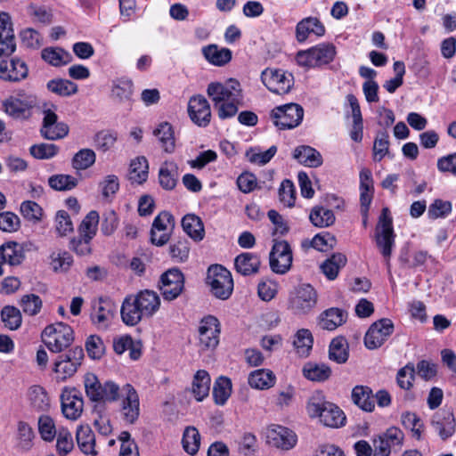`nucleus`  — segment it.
Instances as JSON below:
<instances>
[{"instance_id":"obj_3","label":"nucleus","mask_w":456,"mask_h":456,"mask_svg":"<svg viewBox=\"0 0 456 456\" xmlns=\"http://www.w3.org/2000/svg\"><path fill=\"white\" fill-rule=\"evenodd\" d=\"M395 234L393 229V219L388 208H383L375 229V241L382 255L388 273H390V258L395 246Z\"/></svg>"},{"instance_id":"obj_48","label":"nucleus","mask_w":456,"mask_h":456,"mask_svg":"<svg viewBox=\"0 0 456 456\" xmlns=\"http://www.w3.org/2000/svg\"><path fill=\"white\" fill-rule=\"evenodd\" d=\"M98 223L99 214L94 210L90 211L78 227L79 236L92 240L96 234Z\"/></svg>"},{"instance_id":"obj_5","label":"nucleus","mask_w":456,"mask_h":456,"mask_svg":"<svg viewBox=\"0 0 456 456\" xmlns=\"http://www.w3.org/2000/svg\"><path fill=\"white\" fill-rule=\"evenodd\" d=\"M336 54V46L332 43H322L305 51H299L296 61L299 66L315 68L330 63Z\"/></svg>"},{"instance_id":"obj_34","label":"nucleus","mask_w":456,"mask_h":456,"mask_svg":"<svg viewBox=\"0 0 456 456\" xmlns=\"http://www.w3.org/2000/svg\"><path fill=\"white\" fill-rule=\"evenodd\" d=\"M204 57L215 66H224L232 60V51L219 48L216 45H209L202 48Z\"/></svg>"},{"instance_id":"obj_33","label":"nucleus","mask_w":456,"mask_h":456,"mask_svg":"<svg viewBox=\"0 0 456 456\" xmlns=\"http://www.w3.org/2000/svg\"><path fill=\"white\" fill-rule=\"evenodd\" d=\"M349 357V345L344 337H336L329 346V359L338 364L346 363Z\"/></svg>"},{"instance_id":"obj_32","label":"nucleus","mask_w":456,"mask_h":456,"mask_svg":"<svg viewBox=\"0 0 456 456\" xmlns=\"http://www.w3.org/2000/svg\"><path fill=\"white\" fill-rule=\"evenodd\" d=\"M76 439L78 447L86 454L96 455L95 436L89 425H80L77 429Z\"/></svg>"},{"instance_id":"obj_31","label":"nucleus","mask_w":456,"mask_h":456,"mask_svg":"<svg viewBox=\"0 0 456 456\" xmlns=\"http://www.w3.org/2000/svg\"><path fill=\"white\" fill-rule=\"evenodd\" d=\"M293 158L300 164L309 167H317L322 164V157L315 149L301 145L294 150Z\"/></svg>"},{"instance_id":"obj_27","label":"nucleus","mask_w":456,"mask_h":456,"mask_svg":"<svg viewBox=\"0 0 456 456\" xmlns=\"http://www.w3.org/2000/svg\"><path fill=\"white\" fill-rule=\"evenodd\" d=\"M25 258L23 248L15 241L0 246V262L12 266L19 265Z\"/></svg>"},{"instance_id":"obj_42","label":"nucleus","mask_w":456,"mask_h":456,"mask_svg":"<svg viewBox=\"0 0 456 456\" xmlns=\"http://www.w3.org/2000/svg\"><path fill=\"white\" fill-rule=\"evenodd\" d=\"M154 135L159 139L161 147L167 153L175 151V137L172 126L167 122H163L153 132Z\"/></svg>"},{"instance_id":"obj_10","label":"nucleus","mask_w":456,"mask_h":456,"mask_svg":"<svg viewBox=\"0 0 456 456\" xmlns=\"http://www.w3.org/2000/svg\"><path fill=\"white\" fill-rule=\"evenodd\" d=\"M12 53L0 54V79L6 82H20L28 75L27 63L16 57H11Z\"/></svg>"},{"instance_id":"obj_54","label":"nucleus","mask_w":456,"mask_h":456,"mask_svg":"<svg viewBox=\"0 0 456 456\" xmlns=\"http://www.w3.org/2000/svg\"><path fill=\"white\" fill-rule=\"evenodd\" d=\"M48 183L55 191H69L77 185V179L69 175H53L49 177Z\"/></svg>"},{"instance_id":"obj_6","label":"nucleus","mask_w":456,"mask_h":456,"mask_svg":"<svg viewBox=\"0 0 456 456\" xmlns=\"http://www.w3.org/2000/svg\"><path fill=\"white\" fill-rule=\"evenodd\" d=\"M206 282L216 298L228 299L233 290V280L231 273L220 265H213L208 269Z\"/></svg>"},{"instance_id":"obj_29","label":"nucleus","mask_w":456,"mask_h":456,"mask_svg":"<svg viewBox=\"0 0 456 456\" xmlns=\"http://www.w3.org/2000/svg\"><path fill=\"white\" fill-rule=\"evenodd\" d=\"M134 94V84L128 78H117L111 84V98L119 103L130 102Z\"/></svg>"},{"instance_id":"obj_50","label":"nucleus","mask_w":456,"mask_h":456,"mask_svg":"<svg viewBox=\"0 0 456 456\" xmlns=\"http://www.w3.org/2000/svg\"><path fill=\"white\" fill-rule=\"evenodd\" d=\"M183 447L186 452L194 455L198 452L200 444V436L194 427H187L183 436Z\"/></svg>"},{"instance_id":"obj_4","label":"nucleus","mask_w":456,"mask_h":456,"mask_svg":"<svg viewBox=\"0 0 456 456\" xmlns=\"http://www.w3.org/2000/svg\"><path fill=\"white\" fill-rule=\"evenodd\" d=\"M42 340L53 353H61L74 341L73 329L63 322L48 325L42 332Z\"/></svg>"},{"instance_id":"obj_30","label":"nucleus","mask_w":456,"mask_h":456,"mask_svg":"<svg viewBox=\"0 0 456 456\" xmlns=\"http://www.w3.org/2000/svg\"><path fill=\"white\" fill-rule=\"evenodd\" d=\"M182 227L184 232L194 241L204 239L205 229L200 217L195 214H187L182 219Z\"/></svg>"},{"instance_id":"obj_56","label":"nucleus","mask_w":456,"mask_h":456,"mask_svg":"<svg viewBox=\"0 0 456 456\" xmlns=\"http://www.w3.org/2000/svg\"><path fill=\"white\" fill-rule=\"evenodd\" d=\"M117 139V133L110 130H102L94 135L95 147L99 151L106 152L115 145Z\"/></svg>"},{"instance_id":"obj_22","label":"nucleus","mask_w":456,"mask_h":456,"mask_svg":"<svg viewBox=\"0 0 456 456\" xmlns=\"http://www.w3.org/2000/svg\"><path fill=\"white\" fill-rule=\"evenodd\" d=\"M122 392L126 395L122 402L123 418L126 422L133 424L137 420L140 413L139 396L136 390L130 384H126Z\"/></svg>"},{"instance_id":"obj_12","label":"nucleus","mask_w":456,"mask_h":456,"mask_svg":"<svg viewBox=\"0 0 456 456\" xmlns=\"http://www.w3.org/2000/svg\"><path fill=\"white\" fill-rule=\"evenodd\" d=\"M394 332L393 322L382 318L373 322L364 336V345L370 350L380 347Z\"/></svg>"},{"instance_id":"obj_55","label":"nucleus","mask_w":456,"mask_h":456,"mask_svg":"<svg viewBox=\"0 0 456 456\" xmlns=\"http://www.w3.org/2000/svg\"><path fill=\"white\" fill-rule=\"evenodd\" d=\"M56 450L61 456L68 455L74 448V443L71 433L68 428L61 427L58 429L56 436Z\"/></svg>"},{"instance_id":"obj_25","label":"nucleus","mask_w":456,"mask_h":456,"mask_svg":"<svg viewBox=\"0 0 456 456\" xmlns=\"http://www.w3.org/2000/svg\"><path fill=\"white\" fill-rule=\"evenodd\" d=\"M34 104L35 101L32 99L20 100L10 97L4 102V107L5 112L14 118H28Z\"/></svg>"},{"instance_id":"obj_13","label":"nucleus","mask_w":456,"mask_h":456,"mask_svg":"<svg viewBox=\"0 0 456 456\" xmlns=\"http://www.w3.org/2000/svg\"><path fill=\"white\" fill-rule=\"evenodd\" d=\"M220 322L213 315L202 318L199 326L200 347L203 351L213 350L219 344Z\"/></svg>"},{"instance_id":"obj_59","label":"nucleus","mask_w":456,"mask_h":456,"mask_svg":"<svg viewBox=\"0 0 456 456\" xmlns=\"http://www.w3.org/2000/svg\"><path fill=\"white\" fill-rule=\"evenodd\" d=\"M168 166L172 167L175 170L177 169L175 164L170 162H165L160 167L159 172V179L161 187L165 190H173L176 185V178L175 175L172 174V170L168 168Z\"/></svg>"},{"instance_id":"obj_15","label":"nucleus","mask_w":456,"mask_h":456,"mask_svg":"<svg viewBox=\"0 0 456 456\" xmlns=\"http://www.w3.org/2000/svg\"><path fill=\"white\" fill-rule=\"evenodd\" d=\"M270 267L278 274H285L292 265V251L286 240L275 241L270 252Z\"/></svg>"},{"instance_id":"obj_23","label":"nucleus","mask_w":456,"mask_h":456,"mask_svg":"<svg viewBox=\"0 0 456 456\" xmlns=\"http://www.w3.org/2000/svg\"><path fill=\"white\" fill-rule=\"evenodd\" d=\"M27 397L30 407L37 412H48L51 409V399L47 391L40 385H33L28 388Z\"/></svg>"},{"instance_id":"obj_21","label":"nucleus","mask_w":456,"mask_h":456,"mask_svg":"<svg viewBox=\"0 0 456 456\" xmlns=\"http://www.w3.org/2000/svg\"><path fill=\"white\" fill-rule=\"evenodd\" d=\"M117 310L118 306L113 300L109 297H100L98 303L94 304L91 321L94 324L107 328Z\"/></svg>"},{"instance_id":"obj_8","label":"nucleus","mask_w":456,"mask_h":456,"mask_svg":"<svg viewBox=\"0 0 456 456\" xmlns=\"http://www.w3.org/2000/svg\"><path fill=\"white\" fill-rule=\"evenodd\" d=\"M261 80L269 91L277 94H288L294 85L293 75L281 69H265Z\"/></svg>"},{"instance_id":"obj_52","label":"nucleus","mask_w":456,"mask_h":456,"mask_svg":"<svg viewBox=\"0 0 456 456\" xmlns=\"http://www.w3.org/2000/svg\"><path fill=\"white\" fill-rule=\"evenodd\" d=\"M401 421L405 428H409L416 439L420 440L424 424L418 415L411 411H405L401 416Z\"/></svg>"},{"instance_id":"obj_20","label":"nucleus","mask_w":456,"mask_h":456,"mask_svg":"<svg viewBox=\"0 0 456 456\" xmlns=\"http://www.w3.org/2000/svg\"><path fill=\"white\" fill-rule=\"evenodd\" d=\"M188 113L191 121L199 126L206 127L210 122V105L202 95L193 96L190 99Z\"/></svg>"},{"instance_id":"obj_39","label":"nucleus","mask_w":456,"mask_h":456,"mask_svg":"<svg viewBox=\"0 0 456 456\" xmlns=\"http://www.w3.org/2000/svg\"><path fill=\"white\" fill-rule=\"evenodd\" d=\"M148 174L149 165L145 157H137L131 161L128 179L132 183H136L138 184L143 183L148 178Z\"/></svg>"},{"instance_id":"obj_49","label":"nucleus","mask_w":456,"mask_h":456,"mask_svg":"<svg viewBox=\"0 0 456 456\" xmlns=\"http://www.w3.org/2000/svg\"><path fill=\"white\" fill-rule=\"evenodd\" d=\"M297 352L301 356H307L312 350L314 338L309 330L301 329L296 334L293 342Z\"/></svg>"},{"instance_id":"obj_28","label":"nucleus","mask_w":456,"mask_h":456,"mask_svg":"<svg viewBox=\"0 0 456 456\" xmlns=\"http://www.w3.org/2000/svg\"><path fill=\"white\" fill-rule=\"evenodd\" d=\"M346 313L342 309L331 307L320 314L319 325L323 330H334L346 322Z\"/></svg>"},{"instance_id":"obj_41","label":"nucleus","mask_w":456,"mask_h":456,"mask_svg":"<svg viewBox=\"0 0 456 456\" xmlns=\"http://www.w3.org/2000/svg\"><path fill=\"white\" fill-rule=\"evenodd\" d=\"M210 381L209 374L204 370H198L194 375L192 381V393L198 401H202L208 395Z\"/></svg>"},{"instance_id":"obj_9","label":"nucleus","mask_w":456,"mask_h":456,"mask_svg":"<svg viewBox=\"0 0 456 456\" xmlns=\"http://www.w3.org/2000/svg\"><path fill=\"white\" fill-rule=\"evenodd\" d=\"M208 95L211 98L214 107L223 102L236 101L238 96L242 95L241 86L236 79H229L225 84L212 82L208 86Z\"/></svg>"},{"instance_id":"obj_43","label":"nucleus","mask_w":456,"mask_h":456,"mask_svg":"<svg viewBox=\"0 0 456 456\" xmlns=\"http://www.w3.org/2000/svg\"><path fill=\"white\" fill-rule=\"evenodd\" d=\"M309 219L314 226L323 228L332 225L336 217L332 210L316 206L312 208Z\"/></svg>"},{"instance_id":"obj_62","label":"nucleus","mask_w":456,"mask_h":456,"mask_svg":"<svg viewBox=\"0 0 456 456\" xmlns=\"http://www.w3.org/2000/svg\"><path fill=\"white\" fill-rule=\"evenodd\" d=\"M279 199L285 206L291 208L295 205L296 190L293 183L285 179L279 188Z\"/></svg>"},{"instance_id":"obj_19","label":"nucleus","mask_w":456,"mask_h":456,"mask_svg":"<svg viewBox=\"0 0 456 456\" xmlns=\"http://www.w3.org/2000/svg\"><path fill=\"white\" fill-rule=\"evenodd\" d=\"M266 439L271 446L285 451L292 449L297 444L296 434L282 426L270 428L267 431Z\"/></svg>"},{"instance_id":"obj_60","label":"nucleus","mask_w":456,"mask_h":456,"mask_svg":"<svg viewBox=\"0 0 456 456\" xmlns=\"http://www.w3.org/2000/svg\"><path fill=\"white\" fill-rule=\"evenodd\" d=\"M86 349L90 358L99 360L104 354L105 346L99 336L91 335L86 341Z\"/></svg>"},{"instance_id":"obj_26","label":"nucleus","mask_w":456,"mask_h":456,"mask_svg":"<svg viewBox=\"0 0 456 456\" xmlns=\"http://www.w3.org/2000/svg\"><path fill=\"white\" fill-rule=\"evenodd\" d=\"M260 264L261 262L258 256L250 252L241 253L234 259L236 271L244 276H249L258 273Z\"/></svg>"},{"instance_id":"obj_37","label":"nucleus","mask_w":456,"mask_h":456,"mask_svg":"<svg viewBox=\"0 0 456 456\" xmlns=\"http://www.w3.org/2000/svg\"><path fill=\"white\" fill-rule=\"evenodd\" d=\"M302 372L304 377L311 381L323 382L330 379L332 371L325 363L308 362L304 365Z\"/></svg>"},{"instance_id":"obj_47","label":"nucleus","mask_w":456,"mask_h":456,"mask_svg":"<svg viewBox=\"0 0 456 456\" xmlns=\"http://www.w3.org/2000/svg\"><path fill=\"white\" fill-rule=\"evenodd\" d=\"M1 319L4 326L11 330H18L22 322V316L20 311L12 305H5L1 310Z\"/></svg>"},{"instance_id":"obj_64","label":"nucleus","mask_w":456,"mask_h":456,"mask_svg":"<svg viewBox=\"0 0 456 456\" xmlns=\"http://www.w3.org/2000/svg\"><path fill=\"white\" fill-rule=\"evenodd\" d=\"M337 243V240L334 235L330 232H322L316 234L312 241L311 246L319 251H327L332 249Z\"/></svg>"},{"instance_id":"obj_38","label":"nucleus","mask_w":456,"mask_h":456,"mask_svg":"<svg viewBox=\"0 0 456 456\" xmlns=\"http://www.w3.org/2000/svg\"><path fill=\"white\" fill-rule=\"evenodd\" d=\"M42 59L52 66L66 65L72 61V55L60 47H46L41 52Z\"/></svg>"},{"instance_id":"obj_36","label":"nucleus","mask_w":456,"mask_h":456,"mask_svg":"<svg viewBox=\"0 0 456 456\" xmlns=\"http://www.w3.org/2000/svg\"><path fill=\"white\" fill-rule=\"evenodd\" d=\"M275 375L270 370L259 369L248 375V384L256 389H268L275 384Z\"/></svg>"},{"instance_id":"obj_45","label":"nucleus","mask_w":456,"mask_h":456,"mask_svg":"<svg viewBox=\"0 0 456 456\" xmlns=\"http://www.w3.org/2000/svg\"><path fill=\"white\" fill-rule=\"evenodd\" d=\"M37 429L40 437L45 442H53L58 434L54 419L47 414H42L39 416L37 420Z\"/></svg>"},{"instance_id":"obj_61","label":"nucleus","mask_w":456,"mask_h":456,"mask_svg":"<svg viewBox=\"0 0 456 456\" xmlns=\"http://www.w3.org/2000/svg\"><path fill=\"white\" fill-rule=\"evenodd\" d=\"M170 255L179 262H184L189 257L190 242L186 238H181L169 247Z\"/></svg>"},{"instance_id":"obj_53","label":"nucleus","mask_w":456,"mask_h":456,"mask_svg":"<svg viewBox=\"0 0 456 456\" xmlns=\"http://www.w3.org/2000/svg\"><path fill=\"white\" fill-rule=\"evenodd\" d=\"M96 155L91 149H82L78 151L72 159V167L77 170H85L93 166L95 162Z\"/></svg>"},{"instance_id":"obj_58","label":"nucleus","mask_w":456,"mask_h":456,"mask_svg":"<svg viewBox=\"0 0 456 456\" xmlns=\"http://www.w3.org/2000/svg\"><path fill=\"white\" fill-rule=\"evenodd\" d=\"M388 133L387 130L379 131L373 145L374 159L380 161L389 151Z\"/></svg>"},{"instance_id":"obj_18","label":"nucleus","mask_w":456,"mask_h":456,"mask_svg":"<svg viewBox=\"0 0 456 456\" xmlns=\"http://www.w3.org/2000/svg\"><path fill=\"white\" fill-rule=\"evenodd\" d=\"M41 135L46 140H58L69 134V126L63 122H58L57 114L51 109L44 110V118L40 129Z\"/></svg>"},{"instance_id":"obj_51","label":"nucleus","mask_w":456,"mask_h":456,"mask_svg":"<svg viewBox=\"0 0 456 456\" xmlns=\"http://www.w3.org/2000/svg\"><path fill=\"white\" fill-rule=\"evenodd\" d=\"M85 389L86 395L94 402H100L102 399L103 384L100 383L97 377L93 373L85 376Z\"/></svg>"},{"instance_id":"obj_7","label":"nucleus","mask_w":456,"mask_h":456,"mask_svg":"<svg viewBox=\"0 0 456 456\" xmlns=\"http://www.w3.org/2000/svg\"><path fill=\"white\" fill-rule=\"evenodd\" d=\"M270 116L274 125L280 129H291L301 123L304 110L299 104L288 103L274 108Z\"/></svg>"},{"instance_id":"obj_63","label":"nucleus","mask_w":456,"mask_h":456,"mask_svg":"<svg viewBox=\"0 0 456 456\" xmlns=\"http://www.w3.org/2000/svg\"><path fill=\"white\" fill-rule=\"evenodd\" d=\"M20 306L25 314L33 316L39 313L42 300L36 294L24 295L20 299Z\"/></svg>"},{"instance_id":"obj_17","label":"nucleus","mask_w":456,"mask_h":456,"mask_svg":"<svg viewBox=\"0 0 456 456\" xmlns=\"http://www.w3.org/2000/svg\"><path fill=\"white\" fill-rule=\"evenodd\" d=\"M160 282L161 294L168 301L178 297L184 289V276L177 268L165 272L160 277Z\"/></svg>"},{"instance_id":"obj_44","label":"nucleus","mask_w":456,"mask_h":456,"mask_svg":"<svg viewBox=\"0 0 456 456\" xmlns=\"http://www.w3.org/2000/svg\"><path fill=\"white\" fill-rule=\"evenodd\" d=\"M46 87L50 92L62 97L73 95L77 94L78 90L77 84L63 78H56L48 81Z\"/></svg>"},{"instance_id":"obj_24","label":"nucleus","mask_w":456,"mask_h":456,"mask_svg":"<svg viewBox=\"0 0 456 456\" xmlns=\"http://www.w3.org/2000/svg\"><path fill=\"white\" fill-rule=\"evenodd\" d=\"M311 33L317 37L325 34V27L316 17L305 18L296 26V38L299 43L305 42Z\"/></svg>"},{"instance_id":"obj_11","label":"nucleus","mask_w":456,"mask_h":456,"mask_svg":"<svg viewBox=\"0 0 456 456\" xmlns=\"http://www.w3.org/2000/svg\"><path fill=\"white\" fill-rule=\"evenodd\" d=\"M317 303V292L310 284H301L289 296V307L296 314H306Z\"/></svg>"},{"instance_id":"obj_2","label":"nucleus","mask_w":456,"mask_h":456,"mask_svg":"<svg viewBox=\"0 0 456 456\" xmlns=\"http://www.w3.org/2000/svg\"><path fill=\"white\" fill-rule=\"evenodd\" d=\"M307 412L311 418L318 417L320 421L329 428H339L345 425L346 416L336 404L325 401L320 395H314L307 403Z\"/></svg>"},{"instance_id":"obj_16","label":"nucleus","mask_w":456,"mask_h":456,"mask_svg":"<svg viewBox=\"0 0 456 456\" xmlns=\"http://www.w3.org/2000/svg\"><path fill=\"white\" fill-rule=\"evenodd\" d=\"M430 424L441 440L446 441L456 432V419L453 410L446 406L441 408L433 414Z\"/></svg>"},{"instance_id":"obj_57","label":"nucleus","mask_w":456,"mask_h":456,"mask_svg":"<svg viewBox=\"0 0 456 456\" xmlns=\"http://www.w3.org/2000/svg\"><path fill=\"white\" fill-rule=\"evenodd\" d=\"M30 154L37 159H49L59 152V147L53 143L34 144L29 149Z\"/></svg>"},{"instance_id":"obj_1","label":"nucleus","mask_w":456,"mask_h":456,"mask_svg":"<svg viewBox=\"0 0 456 456\" xmlns=\"http://www.w3.org/2000/svg\"><path fill=\"white\" fill-rule=\"evenodd\" d=\"M159 306L160 298L156 292L141 290L136 295L125 297L120 308L121 319L125 324L135 326L143 318L152 317Z\"/></svg>"},{"instance_id":"obj_14","label":"nucleus","mask_w":456,"mask_h":456,"mask_svg":"<svg viewBox=\"0 0 456 456\" xmlns=\"http://www.w3.org/2000/svg\"><path fill=\"white\" fill-rule=\"evenodd\" d=\"M60 398L63 416L68 419L77 420L84 409V400L80 391L76 387H65Z\"/></svg>"},{"instance_id":"obj_40","label":"nucleus","mask_w":456,"mask_h":456,"mask_svg":"<svg viewBox=\"0 0 456 456\" xmlns=\"http://www.w3.org/2000/svg\"><path fill=\"white\" fill-rule=\"evenodd\" d=\"M346 264V256L342 253H334L322 265L321 269L325 276L332 281L338 277L339 270Z\"/></svg>"},{"instance_id":"obj_35","label":"nucleus","mask_w":456,"mask_h":456,"mask_svg":"<svg viewBox=\"0 0 456 456\" xmlns=\"http://www.w3.org/2000/svg\"><path fill=\"white\" fill-rule=\"evenodd\" d=\"M352 400L354 404L365 411L370 412L375 408L374 395L368 387H354L352 391Z\"/></svg>"},{"instance_id":"obj_46","label":"nucleus","mask_w":456,"mask_h":456,"mask_svg":"<svg viewBox=\"0 0 456 456\" xmlns=\"http://www.w3.org/2000/svg\"><path fill=\"white\" fill-rule=\"evenodd\" d=\"M232 394V381L226 377H219L213 387V396L216 404L223 405Z\"/></svg>"}]
</instances>
